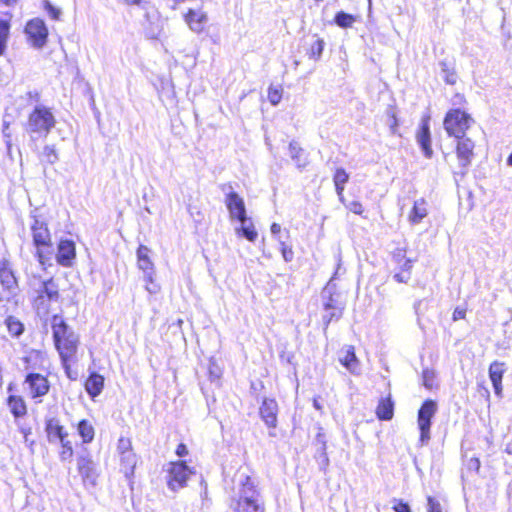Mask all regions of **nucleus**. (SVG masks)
<instances>
[{"instance_id": "obj_1", "label": "nucleus", "mask_w": 512, "mask_h": 512, "mask_svg": "<svg viewBox=\"0 0 512 512\" xmlns=\"http://www.w3.org/2000/svg\"><path fill=\"white\" fill-rule=\"evenodd\" d=\"M454 105L458 107L449 108L443 118V128L449 138H453L455 143V156L457 159L458 170L455 174L461 177L468 173V169L475 157V143L467 137L468 131L474 125L475 120L469 111L463 106L467 105V99L464 94L456 93L454 95Z\"/></svg>"}, {"instance_id": "obj_2", "label": "nucleus", "mask_w": 512, "mask_h": 512, "mask_svg": "<svg viewBox=\"0 0 512 512\" xmlns=\"http://www.w3.org/2000/svg\"><path fill=\"white\" fill-rule=\"evenodd\" d=\"M49 322L53 345L59 355L64 373L70 380H76L77 373L73 370V366L79 360L80 336L60 314L52 315Z\"/></svg>"}, {"instance_id": "obj_3", "label": "nucleus", "mask_w": 512, "mask_h": 512, "mask_svg": "<svg viewBox=\"0 0 512 512\" xmlns=\"http://www.w3.org/2000/svg\"><path fill=\"white\" fill-rule=\"evenodd\" d=\"M24 370L26 371L23 386L32 400L41 401L51 389L48 379L50 359L45 351L31 349L21 358Z\"/></svg>"}, {"instance_id": "obj_4", "label": "nucleus", "mask_w": 512, "mask_h": 512, "mask_svg": "<svg viewBox=\"0 0 512 512\" xmlns=\"http://www.w3.org/2000/svg\"><path fill=\"white\" fill-rule=\"evenodd\" d=\"M32 219L30 232L34 247V257L43 267L51 265L55 247L48 223L37 215H33Z\"/></svg>"}, {"instance_id": "obj_5", "label": "nucleus", "mask_w": 512, "mask_h": 512, "mask_svg": "<svg viewBox=\"0 0 512 512\" xmlns=\"http://www.w3.org/2000/svg\"><path fill=\"white\" fill-rule=\"evenodd\" d=\"M235 512H265L264 502L259 498V491L251 476H246L241 482Z\"/></svg>"}, {"instance_id": "obj_6", "label": "nucleus", "mask_w": 512, "mask_h": 512, "mask_svg": "<svg viewBox=\"0 0 512 512\" xmlns=\"http://www.w3.org/2000/svg\"><path fill=\"white\" fill-rule=\"evenodd\" d=\"M56 120L48 107L37 106L28 115L27 131L47 135L55 126Z\"/></svg>"}, {"instance_id": "obj_7", "label": "nucleus", "mask_w": 512, "mask_h": 512, "mask_svg": "<svg viewBox=\"0 0 512 512\" xmlns=\"http://www.w3.org/2000/svg\"><path fill=\"white\" fill-rule=\"evenodd\" d=\"M437 402L433 399H426L417 412V425L420 431L419 440L426 444L431 438L432 419L437 413Z\"/></svg>"}, {"instance_id": "obj_8", "label": "nucleus", "mask_w": 512, "mask_h": 512, "mask_svg": "<svg viewBox=\"0 0 512 512\" xmlns=\"http://www.w3.org/2000/svg\"><path fill=\"white\" fill-rule=\"evenodd\" d=\"M19 289L18 278L9 259L0 260V291L3 292L5 301L16 296Z\"/></svg>"}, {"instance_id": "obj_9", "label": "nucleus", "mask_w": 512, "mask_h": 512, "mask_svg": "<svg viewBox=\"0 0 512 512\" xmlns=\"http://www.w3.org/2000/svg\"><path fill=\"white\" fill-rule=\"evenodd\" d=\"M391 258L396 270L394 279L398 283H407L411 279L412 268L416 259L407 257V249L404 247L395 248Z\"/></svg>"}, {"instance_id": "obj_10", "label": "nucleus", "mask_w": 512, "mask_h": 512, "mask_svg": "<svg viewBox=\"0 0 512 512\" xmlns=\"http://www.w3.org/2000/svg\"><path fill=\"white\" fill-rule=\"evenodd\" d=\"M166 472L167 486L172 491H177L185 487L192 474L191 469L186 465L185 461L170 462Z\"/></svg>"}, {"instance_id": "obj_11", "label": "nucleus", "mask_w": 512, "mask_h": 512, "mask_svg": "<svg viewBox=\"0 0 512 512\" xmlns=\"http://www.w3.org/2000/svg\"><path fill=\"white\" fill-rule=\"evenodd\" d=\"M76 469L84 487H95L97 485L100 471L92 456L88 454L79 455L76 459Z\"/></svg>"}, {"instance_id": "obj_12", "label": "nucleus", "mask_w": 512, "mask_h": 512, "mask_svg": "<svg viewBox=\"0 0 512 512\" xmlns=\"http://www.w3.org/2000/svg\"><path fill=\"white\" fill-rule=\"evenodd\" d=\"M24 32L33 47L39 49L46 45L49 31L43 19L36 17L27 21Z\"/></svg>"}, {"instance_id": "obj_13", "label": "nucleus", "mask_w": 512, "mask_h": 512, "mask_svg": "<svg viewBox=\"0 0 512 512\" xmlns=\"http://www.w3.org/2000/svg\"><path fill=\"white\" fill-rule=\"evenodd\" d=\"M415 138L420 146L423 156L427 159H431L434 156V151L432 148L430 117L428 115L421 119L420 125L415 133Z\"/></svg>"}, {"instance_id": "obj_14", "label": "nucleus", "mask_w": 512, "mask_h": 512, "mask_svg": "<svg viewBox=\"0 0 512 512\" xmlns=\"http://www.w3.org/2000/svg\"><path fill=\"white\" fill-rule=\"evenodd\" d=\"M225 205L231 220H237L241 224H244L248 220L245 202L238 193L234 191L227 193Z\"/></svg>"}, {"instance_id": "obj_15", "label": "nucleus", "mask_w": 512, "mask_h": 512, "mask_svg": "<svg viewBox=\"0 0 512 512\" xmlns=\"http://www.w3.org/2000/svg\"><path fill=\"white\" fill-rule=\"evenodd\" d=\"M44 431L49 443L58 444L60 442L71 439L69 431L61 423L60 419L56 417L45 419Z\"/></svg>"}, {"instance_id": "obj_16", "label": "nucleus", "mask_w": 512, "mask_h": 512, "mask_svg": "<svg viewBox=\"0 0 512 512\" xmlns=\"http://www.w3.org/2000/svg\"><path fill=\"white\" fill-rule=\"evenodd\" d=\"M279 405L275 398H263L259 407V416L268 429H275L278 425Z\"/></svg>"}, {"instance_id": "obj_17", "label": "nucleus", "mask_w": 512, "mask_h": 512, "mask_svg": "<svg viewBox=\"0 0 512 512\" xmlns=\"http://www.w3.org/2000/svg\"><path fill=\"white\" fill-rule=\"evenodd\" d=\"M54 255L60 266L71 267L76 258L75 242L71 239H60L57 243V252Z\"/></svg>"}, {"instance_id": "obj_18", "label": "nucleus", "mask_w": 512, "mask_h": 512, "mask_svg": "<svg viewBox=\"0 0 512 512\" xmlns=\"http://www.w3.org/2000/svg\"><path fill=\"white\" fill-rule=\"evenodd\" d=\"M15 386L9 383L7 391L10 393L6 399V405L9 408L10 413L15 419L23 418L28 413L27 403L22 395L11 393L14 391Z\"/></svg>"}, {"instance_id": "obj_19", "label": "nucleus", "mask_w": 512, "mask_h": 512, "mask_svg": "<svg viewBox=\"0 0 512 512\" xmlns=\"http://www.w3.org/2000/svg\"><path fill=\"white\" fill-rule=\"evenodd\" d=\"M119 472L123 474L131 490L134 489L135 470L139 462V456L135 454L117 457Z\"/></svg>"}, {"instance_id": "obj_20", "label": "nucleus", "mask_w": 512, "mask_h": 512, "mask_svg": "<svg viewBox=\"0 0 512 512\" xmlns=\"http://www.w3.org/2000/svg\"><path fill=\"white\" fill-rule=\"evenodd\" d=\"M84 389L91 399L99 396L105 386V377L96 371L89 372L84 381Z\"/></svg>"}, {"instance_id": "obj_21", "label": "nucleus", "mask_w": 512, "mask_h": 512, "mask_svg": "<svg viewBox=\"0 0 512 512\" xmlns=\"http://www.w3.org/2000/svg\"><path fill=\"white\" fill-rule=\"evenodd\" d=\"M184 20L191 30L200 33L205 30L208 17L207 14L201 10L188 9L184 14Z\"/></svg>"}, {"instance_id": "obj_22", "label": "nucleus", "mask_w": 512, "mask_h": 512, "mask_svg": "<svg viewBox=\"0 0 512 512\" xmlns=\"http://www.w3.org/2000/svg\"><path fill=\"white\" fill-rule=\"evenodd\" d=\"M429 214V202L425 198H419L414 201L407 219L410 224L417 225L421 223Z\"/></svg>"}, {"instance_id": "obj_23", "label": "nucleus", "mask_w": 512, "mask_h": 512, "mask_svg": "<svg viewBox=\"0 0 512 512\" xmlns=\"http://www.w3.org/2000/svg\"><path fill=\"white\" fill-rule=\"evenodd\" d=\"M489 378L492 382L494 392L498 397L502 396V380L505 373L504 363L494 361L489 366Z\"/></svg>"}, {"instance_id": "obj_24", "label": "nucleus", "mask_w": 512, "mask_h": 512, "mask_svg": "<svg viewBox=\"0 0 512 512\" xmlns=\"http://www.w3.org/2000/svg\"><path fill=\"white\" fill-rule=\"evenodd\" d=\"M375 414L377 419L380 421H389L393 418L394 401L390 394L379 399L375 409Z\"/></svg>"}, {"instance_id": "obj_25", "label": "nucleus", "mask_w": 512, "mask_h": 512, "mask_svg": "<svg viewBox=\"0 0 512 512\" xmlns=\"http://www.w3.org/2000/svg\"><path fill=\"white\" fill-rule=\"evenodd\" d=\"M333 183L335 187L336 194L341 203L345 204V185L348 183L350 179L349 173L342 167L336 168L333 173Z\"/></svg>"}, {"instance_id": "obj_26", "label": "nucleus", "mask_w": 512, "mask_h": 512, "mask_svg": "<svg viewBox=\"0 0 512 512\" xmlns=\"http://www.w3.org/2000/svg\"><path fill=\"white\" fill-rule=\"evenodd\" d=\"M137 266L144 273L154 272V263L150 258V249L143 244H140L136 250Z\"/></svg>"}, {"instance_id": "obj_27", "label": "nucleus", "mask_w": 512, "mask_h": 512, "mask_svg": "<svg viewBox=\"0 0 512 512\" xmlns=\"http://www.w3.org/2000/svg\"><path fill=\"white\" fill-rule=\"evenodd\" d=\"M341 353L343 356L339 359L340 363L351 373H355L359 366V360L355 353V347L353 345L344 346L341 350Z\"/></svg>"}, {"instance_id": "obj_28", "label": "nucleus", "mask_w": 512, "mask_h": 512, "mask_svg": "<svg viewBox=\"0 0 512 512\" xmlns=\"http://www.w3.org/2000/svg\"><path fill=\"white\" fill-rule=\"evenodd\" d=\"M76 431L82 444H90L95 438V428L88 419H81L76 424Z\"/></svg>"}, {"instance_id": "obj_29", "label": "nucleus", "mask_w": 512, "mask_h": 512, "mask_svg": "<svg viewBox=\"0 0 512 512\" xmlns=\"http://www.w3.org/2000/svg\"><path fill=\"white\" fill-rule=\"evenodd\" d=\"M57 455L62 463H70L75 456V447L72 439L57 444Z\"/></svg>"}, {"instance_id": "obj_30", "label": "nucleus", "mask_w": 512, "mask_h": 512, "mask_svg": "<svg viewBox=\"0 0 512 512\" xmlns=\"http://www.w3.org/2000/svg\"><path fill=\"white\" fill-rule=\"evenodd\" d=\"M7 15L8 18L0 19V56L5 54L10 37L12 15Z\"/></svg>"}, {"instance_id": "obj_31", "label": "nucleus", "mask_w": 512, "mask_h": 512, "mask_svg": "<svg viewBox=\"0 0 512 512\" xmlns=\"http://www.w3.org/2000/svg\"><path fill=\"white\" fill-rule=\"evenodd\" d=\"M289 153L291 159L296 163L298 167L306 166V157L304 149L297 141H291L289 143Z\"/></svg>"}, {"instance_id": "obj_32", "label": "nucleus", "mask_w": 512, "mask_h": 512, "mask_svg": "<svg viewBox=\"0 0 512 512\" xmlns=\"http://www.w3.org/2000/svg\"><path fill=\"white\" fill-rule=\"evenodd\" d=\"M135 453L132 438L128 436H120L116 443V457Z\"/></svg>"}, {"instance_id": "obj_33", "label": "nucleus", "mask_w": 512, "mask_h": 512, "mask_svg": "<svg viewBox=\"0 0 512 512\" xmlns=\"http://www.w3.org/2000/svg\"><path fill=\"white\" fill-rule=\"evenodd\" d=\"M5 325L9 334L12 337H19L23 334L25 327L24 324L16 317L9 315L5 319Z\"/></svg>"}, {"instance_id": "obj_34", "label": "nucleus", "mask_w": 512, "mask_h": 512, "mask_svg": "<svg viewBox=\"0 0 512 512\" xmlns=\"http://www.w3.org/2000/svg\"><path fill=\"white\" fill-rule=\"evenodd\" d=\"M324 309L331 312L325 317V325L328 326L333 319L340 318L342 314V308H340L337 302L330 296L328 301L324 304Z\"/></svg>"}, {"instance_id": "obj_35", "label": "nucleus", "mask_w": 512, "mask_h": 512, "mask_svg": "<svg viewBox=\"0 0 512 512\" xmlns=\"http://www.w3.org/2000/svg\"><path fill=\"white\" fill-rule=\"evenodd\" d=\"M356 21V17L344 11H339L334 16V22L341 28H350Z\"/></svg>"}, {"instance_id": "obj_36", "label": "nucleus", "mask_w": 512, "mask_h": 512, "mask_svg": "<svg viewBox=\"0 0 512 512\" xmlns=\"http://www.w3.org/2000/svg\"><path fill=\"white\" fill-rule=\"evenodd\" d=\"M238 235L245 237L248 241L254 242L258 237V233L252 222L247 221L244 224H241L239 228L236 229Z\"/></svg>"}, {"instance_id": "obj_37", "label": "nucleus", "mask_w": 512, "mask_h": 512, "mask_svg": "<svg viewBox=\"0 0 512 512\" xmlns=\"http://www.w3.org/2000/svg\"><path fill=\"white\" fill-rule=\"evenodd\" d=\"M41 293L49 300H57L59 298L58 287L53 278H49L43 282Z\"/></svg>"}, {"instance_id": "obj_38", "label": "nucleus", "mask_w": 512, "mask_h": 512, "mask_svg": "<svg viewBox=\"0 0 512 512\" xmlns=\"http://www.w3.org/2000/svg\"><path fill=\"white\" fill-rule=\"evenodd\" d=\"M324 40L322 38L317 37V39L311 44V46L307 49L306 54L312 60H319L322 52L324 50Z\"/></svg>"}, {"instance_id": "obj_39", "label": "nucleus", "mask_w": 512, "mask_h": 512, "mask_svg": "<svg viewBox=\"0 0 512 512\" xmlns=\"http://www.w3.org/2000/svg\"><path fill=\"white\" fill-rule=\"evenodd\" d=\"M283 95V88L280 85H270L267 91L268 101L272 105H277L281 102Z\"/></svg>"}, {"instance_id": "obj_40", "label": "nucleus", "mask_w": 512, "mask_h": 512, "mask_svg": "<svg viewBox=\"0 0 512 512\" xmlns=\"http://www.w3.org/2000/svg\"><path fill=\"white\" fill-rule=\"evenodd\" d=\"M145 289L150 294H156L160 291L161 287L157 283L155 279V271L154 272H146L144 276Z\"/></svg>"}, {"instance_id": "obj_41", "label": "nucleus", "mask_w": 512, "mask_h": 512, "mask_svg": "<svg viewBox=\"0 0 512 512\" xmlns=\"http://www.w3.org/2000/svg\"><path fill=\"white\" fill-rule=\"evenodd\" d=\"M386 114H387L391 133L397 134L399 122H398V118H397L396 107L394 105H390L386 110Z\"/></svg>"}, {"instance_id": "obj_42", "label": "nucleus", "mask_w": 512, "mask_h": 512, "mask_svg": "<svg viewBox=\"0 0 512 512\" xmlns=\"http://www.w3.org/2000/svg\"><path fill=\"white\" fill-rule=\"evenodd\" d=\"M422 377L423 385L425 386V388H427L428 390H432L437 387L436 376L432 370H424L422 373Z\"/></svg>"}, {"instance_id": "obj_43", "label": "nucleus", "mask_w": 512, "mask_h": 512, "mask_svg": "<svg viewBox=\"0 0 512 512\" xmlns=\"http://www.w3.org/2000/svg\"><path fill=\"white\" fill-rule=\"evenodd\" d=\"M42 6L53 20L60 19L61 11L57 7L52 5V3L49 0H44L42 2Z\"/></svg>"}, {"instance_id": "obj_44", "label": "nucleus", "mask_w": 512, "mask_h": 512, "mask_svg": "<svg viewBox=\"0 0 512 512\" xmlns=\"http://www.w3.org/2000/svg\"><path fill=\"white\" fill-rule=\"evenodd\" d=\"M427 512H443L440 502L433 496H427Z\"/></svg>"}, {"instance_id": "obj_45", "label": "nucleus", "mask_w": 512, "mask_h": 512, "mask_svg": "<svg viewBox=\"0 0 512 512\" xmlns=\"http://www.w3.org/2000/svg\"><path fill=\"white\" fill-rule=\"evenodd\" d=\"M443 71L445 73L444 81L447 84L454 85L457 82V74L454 69L447 67L446 64H444Z\"/></svg>"}, {"instance_id": "obj_46", "label": "nucleus", "mask_w": 512, "mask_h": 512, "mask_svg": "<svg viewBox=\"0 0 512 512\" xmlns=\"http://www.w3.org/2000/svg\"><path fill=\"white\" fill-rule=\"evenodd\" d=\"M280 251L282 254V257L286 262L292 261L294 257V252L291 246H288L286 243L281 242Z\"/></svg>"}, {"instance_id": "obj_47", "label": "nucleus", "mask_w": 512, "mask_h": 512, "mask_svg": "<svg viewBox=\"0 0 512 512\" xmlns=\"http://www.w3.org/2000/svg\"><path fill=\"white\" fill-rule=\"evenodd\" d=\"M346 207L349 209V211L356 215H363L364 213L363 204L358 200L350 202L348 205H346Z\"/></svg>"}, {"instance_id": "obj_48", "label": "nucleus", "mask_w": 512, "mask_h": 512, "mask_svg": "<svg viewBox=\"0 0 512 512\" xmlns=\"http://www.w3.org/2000/svg\"><path fill=\"white\" fill-rule=\"evenodd\" d=\"M392 509L395 512H411L409 504L404 502L401 499L394 500V504H393Z\"/></svg>"}, {"instance_id": "obj_49", "label": "nucleus", "mask_w": 512, "mask_h": 512, "mask_svg": "<svg viewBox=\"0 0 512 512\" xmlns=\"http://www.w3.org/2000/svg\"><path fill=\"white\" fill-rule=\"evenodd\" d=\"M466 317V308L456 307L452 314L453 321L463 320Z\"/></svg>"}, {"instance_id": "obj_50", "label": "nucleus", "mask_w": 512, "mask_h": 512, "mask_svg": "<svg viewBox=\"0 0 512 512\" xmlns=\"http://www.w3.org/2000/svg\"><path fill=\"white\" fill-rule=\"evenodd\" d=\"M176 455L179 457H184L188 455L187 446L184 443H179L176 447L175 451Z\"/></svg>"}, {"instance_id": "obj_51", "label": "nucleus", "mask_w": 512, "mask_h": 512, "mask_svg": "<svg viewBox=\"0 0 512 512\" xmlns=\"http://www.w3.org/2000/svg\"><path fill=\"white\" fill-rule=\"evenodd\" d=\"M469 465H470L471 468H473L475 471L478 472L480 470V467H481V462H480L479 458L473 457V458L470 459Z\"/></svg>"}, {"instance_id": "obj_52", "label": "nucleus", "mask_w": 512, "mask_h": 512, "mask_svg": "<svg viewBox=\"0 0 512 512\" xmlns=\"http://www.w3.org/2000/svg\"><path fill=\"white\" fill-rule=\"evenodd\" d=\"M44 153L46 154V156L50 160H51V158H53V159L57 158L55 150L53 148H51V147H45L44 148Z\"/></svg>"}, {"instance_id": "obj_53", "label": "nucleus", "mask_w": 512, "mask_h": 512, "mask_svg": "<svg viewBox=\"0 0 512 512\" xmlns=\"http://www.w3.org/2000/svg\"><path fill=\"white\" fill-rule=\"evenodd\" d=\"M126 5L130 6H140L143 3V0H121Z\"/></svg>"}, {"instance_id": "obj_54", "label": "nucleus", "mask_w": 512, "mask_h": 512, "mask_svg": "<svg viewBox=\"0 0 512 512\" xmlns=\"http://www.w3.org/2000/svg\"><path fill=\"white\" fill-rule=\"evenodd\" d=\"M9 127H10V123L9 122H4L3 123V133L6 137H10L9 133H7V131L9 130Z\"/></svg>"}, {"instance_id": "obj_55", "label": "nucleus", "mask_w": 512, "mask_h": 512, "mask_svg": "<svg viewBox=\"0 0 512 512\" xmlns=\"http://www.w3.org/2000/svg\"><path fill=\"white\" fill-rule=\"evenodd\" d=\"M271 232H272V233H278V232H280V226H279L278 224H276V223H273V224L271 225Z\"/></svg>"}, {"instance_id": "obj_56", "label": "nucleus", "mask_w": 512, "mask_h": 512, "mask_svg": "<svg viewBox=\"0 0 512 512\" xmlns=\"http://www.w3.org/2000/svg\"><path fill=\"white\" fill-rule=\"evenodd\" d=\"M18 0H3V2L6 4V5H12V4H15Z\"/></svg>"}, {"instance_id": "obj_57", "label": "nucleus", "mask_w": 512, "mask_h": 512, "mask_svg": "<svg viewBox=\"0 0 512 512\" xmlns=\"http://www.w3.org/2000/svg\"><path fill=\"white\" fill-rule=\"evenodd\" d=\"M507 164L509 166H512V152L509 154L508 158H507Z\"/></svg>"}, {"instance_id": "obj_58", "label": "nucleus", "mask_w": 512, "mask_h": 512, "mask_svg": "<svg viewBox=\"0 0 512 512\" xmlns=\"http://www.w3.org/2000/svg\"><path fill=\"white\" fill-rule=\"evenodd\" d=\"M5 298H6V297H3V292H2V291H0V302L5 301Z\"/></svg>"}, {"instance_id": "obj_59", "label": "nucleus", "mask_w": 512, "mask_h": 512, "mask_svg": "<svg viewBox=\"0 0 512 512\" xmlns=\"http://www.w3.org/2000/svg\"><path fill=\"white\" fill-rule=\"evenodd\" d=\"M316 409H320L319 403H315Z\"/></svg>"}, {"instance_id": "obj_60", "label": "nucleus", "mask_w": 512, "mask_h": 512, "mask_svg": "<svg viewBox=\"0 0 512 512\" xmlns=\"http://www.w3.org/2000/svg\"><path fill=\"white\" fill-rule=\"evenodd\" d=\"M316 409H320L319 403H315Z\"/></svg>"}]
</instances>
